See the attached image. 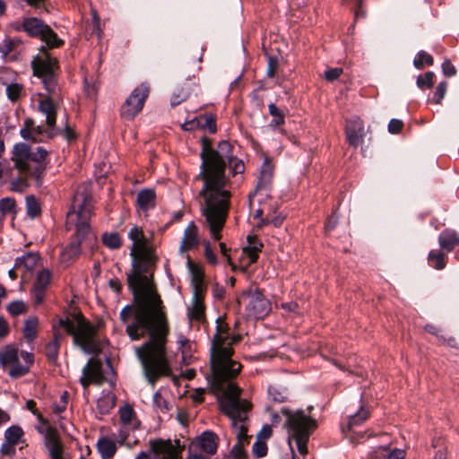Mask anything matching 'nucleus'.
Instances as JSON below:
<instances>
[{"label": "nucleus", "mask_w": 459, "mask_h": 459, "mask_svg": "<svg viewBox=\"0 0 459 459\" xmlns=\"http://www.w3.org/2000/svg\"><path fill=\"white\" fill-rule=\"evenodd\" d=\"M128 238L132 241L130 255L133 257V273L128 274L127 281L134 305L124 307L120 311V319L127 323L134 315V321L126 326L131 340H139L148 334L149 340L135 348V352L141 360L145 377L154 387L159 377L169 373L166 357L169 333L167 318L161 300L147 274L154 266L157 255L151 239L141 227H132L128 231Z\"/></svg>", "instance_id": "obj_1"}, {"label": "nucleus", "mask_w": 459, "mask_h": 459, "mask_svg": "<svg viewBox=\"0 0 459 459\" xmlns=\"http://www.w3.org/2000/svg\"><path fill=\"white\" fill-rule=\"evenodd\" d=\"M216 333L211 347V379L212 388L221 396L219 403L221 411L230 419L231 427L237 437L225 459H249L245 446L249 443L247 435V414L250 403L240 399L241 389L230 381L240 371V364L232 359L231 342L229 341L228 329L224 323L216 320Z\"/></svg>", "instance_id": "obj_2"}, {"label": "nucleus", "mask_w": 459, "mask_h": 459, "mask_svg": "<svg viewBox=\"0 0 459 459\" xmlns=\"http://www.w3.org/2000/svg\"><path fill=\"white\" fill-rule=\"evenodd\" d=\"M232 148L229 142L221 141L213 149L207 141L203 142L201 152V171L196 178L204 181L199 193L204 198L202 214L205 217L211 236L218 240L224 227L230 208V191L227 188L230 180L225 176L226 165H231Z\"/></svg>", "instance_id": "obj_3"}, {"label": "nucleus", "mask_w": 459, "mask_h": 459, "mask_svg": "<svg viewBox=\"0 0 459 459\" xmlns=\"http://www.w3.org/2000/svg\"><path fill=\"white\" fill-rule=\"evenodd\" d=\"M45 56L33 61L32 67L34 75L39 77L48 92L47 96L39 94V110L45 115L46 123L48 127L46 132L48 137H53L56 134V121L59 87L56 82V70L58 68L56 58L46 53V48H40Z\"/></svg>", "instance_id": "obj_4"}, {"label": "nucleus", "mask_w": 459, "mask_h": 459, "mask_svg": "<svg viewBox=\"0 0 459 459\" xmlns=\"http://www.w3.org/2000/svg\"><path fill=\"white\" fill-rule=\"evenodd\" d=\"M92 206L90 204V196L76 193L73 202V211L67 213L66 226H75V240L72 241L61 253V261L69 264L81 254L82 243L89 239L91 243L93 237L91 234L89 219Z\"/></svg>", "instance_id": "obj_5"}, {"label": "nucleus", "mask_w": 459, "mask_h": 459, "mask_svg": "<svg viewBox=\"0 0 459 459\" xmlns=\"http://www.w3.org/2000/svg\"><path fill=\"white\" fill-rule=\"evenodd\" d=\"M48 152L41 146L31 147L25 143L13 145L11 160L21 175L35 180L37 186L42 184L46 174Z\"/></svg>", "instance_id": "obj_6"}, {"label": "nucleus", "mask_w": 459, "mask_h": 459, "mask_svg": "<svg viewBox=\"0 0 459 459\" xmlns=\"http://www.w3.org/2000/svg\"><path fill=\"white\" fill-rule=\"evenodd\" d=\"M281 412L286 418L284 426L288 430V442L290 449H292L291 442L294 441L299 454L307 455V444L312 431L316 427V420L301 410L292 411L287 408H282ZM291 451L293 452V450Z\"/></svg>", "instance_id": "obj_7"}, {"label": "nucleus", "mask_w": 459, "mask_h": 459, "mask_svg": "<svg viewBox=\"0 0 459 459\" xmlns=\"http://www.w3.org/2000/svg\"><path fill=\"white\" fill-rule=\"evenodd\" d=\"M60 327L73 335L74 343L86 354H97L100 351V342L96 339L97 328L82 318L70 320L68 317L58 320Z\"/></svg>", "instance_id": "obj_8"}, {"label": "nucleus", "mask_w": 459, "mask_h": 459, "mask_svg": "<svg viewBox=\"0 0 459 459\" xmlns=\"http://www.w3.org/2000/svg\"><path fill=\"white\" fill-rule=\"evenodd\" d=\"M106 368L109 371L107 375L104 372L103 365L100 359H90L83 367L82 375L80 377V383L83 388L86 389L91 384L100 385L105 381L113 385V379L108 377V374L113 375L114 371L108 359H107Z\"/></svg>", "instance_id": "obj_9"}, {"label": "nucleus", "mask_w": 459, "mask_h": 459, "mask_svg": "<svg viewBox=\"0 0 459 459\" xmlns=\"http://www.w3.org/2000/svg\"><path fill=\"white\" fill-rule=\"evenodd\" d=\"M149 94V86L141 83L126 99L121 108V115L126 119H133L142 109Z\"/></svg>", "instance_id": "obj_10"}, {"label": "nucleus", "mask_w": 459, "mask_h": 459, "mask_svg": "<svg viewBox=\"0 0 459 459\" xmlns=\"http://www.w3.org/2000/svg\"><path fill=\"white\" fill-rule=\"evenodd\" d=\"M247 301L246 311L249 316L263 318L271 311V303L261 291H249L242 297Z\"/></svg>", "instance_id": "obj_11"}, {"label": "nucleus", "mask_w": 459, "mask_h": 459, "mask_svg": "<svg viewBox=\"0 0 459 459\" xmlns=\"http://www.w3.org/2000/svg\"><path fill=\"white\" fill-rule=\"evenodd\" d=\"M12 26L16 31L22 30L30 37L40 39L48 25L36 17H26L22 22H13Z\"/></svg>", "instance_id": "obj_12"}, {"label": "nucleus", "mask_w": 459, "mask_h": 459, "mask_svg": "<svg viewBox=\"0 0 459 459\" xmlns=\"http://www.w3.org/2000/svg\"><path fill=\"white\" fill-rule=\"evenodd\" d=\"M273 177V167L271 162L265 159L259 171L255 195L261 194L264 196H268L272 187Z\"/></svg>", "instance_id": "obj_13"}, {"label": "nucleus", "mask_w": 459, "mask_h": 459, "mask_svg": "<svg viewBox=\"0 0 459 459\" xmlns=\"http://www.w3.org/2000/svg\"><path fill=\"white\" fill-rule=\"evenodd\" d=\"M345 131L347 141L351 146L357 148L362 143L364 137V125L360 118L353 117L347 121Z\"/></svg>", "instance_id": "obj_14"}, {"label": "nucleus", "mask_w": 459, "mask_h": 459, "mask_svg": "<svg viewBox=\"0 0 459 459\" xmlns=\"http://www.w3.org/2000/svg\"><path fill=\"white\" fill-rule=\"evenodd\" d=\"M51 273L48 270H42L38 273L37 278L31 290L32 299L36 305L43 302L48 285L50 282Z\"/></svg>", "instance_id": "obj_15"}, {"label": "nucleus", "mask_w": 459, "mask_h": 459, "mask_svg": "<svg viewBox=\"0 0 459 459\" xmlns=\"http://www.w3.org/2000/svg\"><path fill=\"white\" fill-rule=\"evenodd\" d=\"M199 243L200 238L198 228L194 221H191L184 231V235L179 246V253L184 255L185 253L196 248Z\"/></svg>", "instance_id": "obj_16"}, {"label": "nucleus", "mask_w": 459, "mask_h": 459, "mask_svg": "<svg viewBox=\"0 0 459 459\" xmlns=\"http://www.w3.org/2000/svg\"><path fill=\"white\" fill-rule=\"evenodd\" d=\"M247 241V245L242 249V260L247 265H250L257 261L264 245L256 236L248 235Z\"/></svg>", "instance_id": "obj_17"}, {"label": "nucleus", "mask_w": 459, "mask_h": 459, "mask_svg": "<svg viewBox=\"0 0 459 459\" xmlns=\"http://www.w3.org/2000/svg\"><path fill=\"white\" fill-rule=\"evenodd\" d=\"M207 455H214L218 448V437L212 431H205L191 444Z\"/></svg>", "instance_id": "obj_18"}, {"label": "nucleus", "mask_w": 459, "mask_h": 459, "mask_svg": "<svg viewBox=\"0 0 459 459\" xmlns=\"http://www.w3.org/2000/svg\"><path fill=\"white\" fill-rule=\"evenodd\" d=\"M44 443L51 459H64L58 433L55 429L47 431L44 437Z\"/></svg>", "instance_id": "obj_19"}, {"label": "nucleus", "mask_w": 459, "mask_h": 459, "mask_svg": "<svg viewBox=\"0 0 459 459\" xmlns=\"http://www.w3.org/2000/svg\"><path fill=\"white\" fill-rule=\"evenodd\" d=\"M187 317L190 322L201 323L205 318L204 297L193 296L191 304L187 307Z\"/></svg>", "instance_id": "obj_20"}, {"label": "nucleus", "mask_w": 459, "mask_h": 459, "mask_svg": "<svg viewBox=\"0 0 459 459\" xmlns=\"http://www.w3.org/2000/svg\"><path fill=\"white\" fill-rule=\"evenodd\" d=\"M186 257L191 269V284L193 288V296L204 297L206 286L204 281V273L200 269L194 267L189 255H186Z\"/></svg>", "instance_id": "obj_21"}, {"label": "nucleus", "mask_w": 459, "mask_h": 459, "mask_svg": "<svg viewBox=\"0 0 459 459\" xmlns=\"http://www.w3.org/2000/svg\"><path fill=\"white\" fill-rule=\"evenodd\" d=\"M438 242L443 249L450 252L459 245V236L455 230H445L440 233Z\"/></svg>", "instance_id": "obj_22"}, {"label": "nucleus", "mask_w": 459, "mask_h": 459, "mask_svg": "<svg viewBox=\"0 0 459 459\" xmlns=\"http://www.w3.org/2000/svg\"><path fill=\"white\" fill-rule=\"evenodd\" d=\"M156 195L152 189H143L137 194L136 202L139 208L144 212L149 211L155 205Z\"/></svg>", "instance_id": "obj_23"}, {"label": "nucleus", "mask_w": 459, "mask_h": 459, "mask_svg": "<svg viewBox=\"0 0 459 459\" xmlns=\"http://www.w3.org/2000/svg\"><path fill=\"white\" fill-rule=\"evenodd\" d=\"M155 450L159 454L157 459H180L178 448L170 441L160 442Z\"/></svg>", "instance_id": "obj_24"}, {"label": "nucleus", "mask_w": 459, "mask_h": 459, "mask_svg": "<svg viewBox=\"0 0 459 459\" xmlns=\"http://www.w3.org/2000/svg\"><path fill=\"white\" fill-rule=\"evenodd\" d=\"M97 448L102 459H110L117 452L116 443L107 437L98 440Z\"/></svg>", "instance_id": "obj_25"}, {"label": "nucleus", "mask_w": 459, "mask_h": 459, "mask_svg": "<svg viewBox=\"0 0 459 459\" xmlns=\"http://www.w3.org/2000/svg\"><path fill=\"white\" fill-rule=\"evenodd\" d=\"M120 423L126 426H140L135 412L132 406L126 404L119 409Z\"/></svg>", "instance_id": "obj_26"}, {"label": "nucleus", "mask_w": 459, "mask_h": 459, "mask_svg": "<svg viewBox=\"0 0 459 459\" xmlns=\"http://www.w3.org/2000/svg\"><path fill=\"white\" fill-rule=\"evenodd\" d=\"M54 339L49 342L46 346V355L48 359L54 362L56 360L60 347V339L62 338V334L56 329V325H54Z\"/></svg>", "instance_id": "obj_27"}, {"label": "nucleus", "mask_w": 459, "mask_h": 459, "mask_svg": "<svg viewBox=\"0 0 459 459\" xmlns=\"http://www.w3.org/2000/svg\"><path fill=\"white\" fill-rule=\"evenodd\" d=\"M369 417V411L361 405L359 411L349 416V420L347 424V428L350 431H352L353 429L357 426H359L363 422H365Z\"/></svg>", "instance_id": "obj_28"}, {"label": "nucleus", "mask_w": 459, "mask_h": 459, "mask_svg": "<svg viewBox=\"0 0 459 459\" xmlns=\"http://www.w3.org/2000/svg\"><path fill=\"white\" fill-rule=\"evenodd\" d=\"M22 40L18 38H5L0 43V54L3 57L7 56L12 52L20 50Z\"/></svg>", "instance_id": "obj_29"}, {"label": "nucleus", "mask_w": 459, "mask_h": 459, "mask_svg": "<svg viewBox=\"0 0 459 459\" xmlns=\"http://www.w3.org/2000/svg\"><path fill=\"white\" fill-rule=\"evenodd\" d=\"M268 399L274 403H281L287 401L288 392L278 385H270L267 390Z\"/></svg>", "instance_id": "obj_30"}, {"label": "nucleus", "mask_w": 459, "mask_h": 459, "mask_svg": "<svg viewBox=\"0 0 459 459\" xmlns=\"http://www.w3.org/2000/svg\"><path fill=\"white\" fill-rule=\"evenodd\" d=\"M17 360H19V351L16 348L8 346L0 353V362L5 368L16 363Z\"/></svg>", "instance_id": "obj_31"}, {"label": "nucleus", "mask_w": 459, "mask_h": 459, "mask_svg": "<svg viewBox=\"0 0 459 459\" xmlns=\"http://www.w3.org/2000/svg\"><path fill=\"white\" fill-rule=\"evenodd\" d=\"M269 114L273 117L268 125V127L272 130L282 126L285 122L283 113L276 107L274 103L268 105Z\"/></svg>", "instance_id": "obj_32"}, {"label": "nucleus", "mask_w": 459, "mask_h": 459, "mask_svg": "<svg viewBox=\"0 0 459 459\" xmlns=\"http://www.w3.org/2000/svg\"><path fill=\"white\" fill-rule=\"evenodd\" d=\"M23 430L18 425H13L7 428L4 431V441L11 445H18L23 437Z\"/></svg>", "instance_id": "obj_33"}, {"label": "nucleus", "mask_w": 459, "mask_h": 459, "mask_svg": "<svg viewBox=\"0 0 459 459\" xmlns=\"http://www.w3.org/2000/svg\"><path fill=\"white\" fill-rule=\"evenodd\" d=\"M37 261L38 256L36 255L28 253L15 259L14 267L16 269L23 267L26 271H30L35 267Z\"/></svg>", "instance_id": "obj_34"}, {"label": "nucleus", "mask_w": 459, "mask_h": 459, "mask_svg": "<svg viewBox=\"0 0 459 459\" xmlns=\"http://www.w3.org/2000/svg\"><path fill=\"white\" fill-rule=\"evenodd\" d=\"M102 243L110 249H117L122 245V240L117 232H106L102 235Z\"/></svg>", "instance_id": "obj_35"}, {"label": "nucleus", "mask_w": 459, "mask_h": 459, "mask_svg": "<svg viewBox=\"0 0 459 459\" xmlns=\"http://www.w3.org/2000/svg\"><path fill=\"white\" fill-rule=\"evenodd\" d=\"M425 330L437 336V340L440 342H443V343H447L449 346H452V347H455L456 345V341L455 338L453 337H448L446 338L443 333H442V331L436 325H427L425 326Z\"/></svg>", "instance_id": "obj_36"}, {"label": "nucleus", "mask_w": 459, "mask_h": 459, "mask_svg": "<svg viewBox=\"0 0 459 459\" xmlns=\"http://www.w3.org/2000/svg\"><path fill=\"white\" fill-rule=\"evenodd\" d=\"M429 264L437 270H442L446 267L445 255L437 250L429 253Z\"/></svg>", "instance_id": "obj_37"}, {"label": "nucleus", "mask_w": 459, "mask_h": 459, "mask_svg": "<svg viewBox=\"0 0 459 459\" xmlns=\"http://www.w3.org/2000/svg\"><path fill=\"white\" fill-rule=\"evenodd\" d=\"M40 39L44 41L48 48H57L63 44V40L57 37L56 33H55L49 26L47 27Z\"/></svg>", "instance_id": "obj_38"}, {"label": "nucleus", "mask_w": 459, "mask_h": 459, "mask_svg": "<svg viewBox=\"0 0 459 459\" xmlns=\"http://www.w3.org/2000/svg\"><path fill=\"white\" fill-rule=\"evenodd\" d=\"M26 208L27 215L32 219L39 216L41 212L39 202L33 195L26 197Z\"/></svg>", "instance_id": "obj_39"}, {"label": "nucleus", "mask_w": 459, "mask_h": 459, "mask_svg": "<svg viewBox=\"0 0 459 459\" xmlns=\"http://www.w3.org/2000/svg\"><path fill=\"white\" fill-rule=\"evenodd\" d=\"M38 319L35 317L29 318L24 325L23 334L28 341H32L37 334Z\"/></svg>", "instance_id": "obj_40"}, {"label": "nucleus", "mask_w": 459, "mask_h": 459, "mask_svg": "<svg viewBox=\"0 0 459 459\" xmlns=\"http://www.w3.org/2000/svg\"><path fill=\"white\" fill-rule=\"evenodd\" d=\"M15 203L13 199L3 198L0 200V221H3L8 214L14 212Z\"/></svg>", "instance_id": "obj_41"}, {"label": "nucleus", "mask_w": 459, "mask_h": 459, "mask_svg": "<svg viewBox=\"0 0 459 459\" xmlns=\"http://www.w3.org/2000/svg\"><path fill=\"white\" fill-rule=\"evenodd\" d=\"M5 91L7 98L14 102L21 97L23 91V86L20 83L13 82L6 86Z\"/></svg>", "instance_id": "obj_42"}, {"label": "nucleus", "mask_w": 459, "mask_h": 459, "mask_svg": "<svg viewBox=\"0 0 459 459\" xmlns=\"http://www.w3.org/2000/svg\"><path fill=\"white\" fill-rule=\"evenodd\" d=\"M8 374L12 377H20L26 375L29 372V366L22 364L20 360H17L16 363L12 364L8 367Z\"/></svg>", "instance_id": "obj_43"}, {"label": "nucleus", "mask_w": 459, "mask_h": 459, "mask_svg": "<svg viewBox=\"0 0 459 459\" xmlns=\"http://www.w3.org/2000/svg\"><path fill=\"white\" fill-rule=\"evenodd\" d=\"M432 64L433 57L423 50L418 52L413 60V65L418 69H421L425 65H431Z\"/></svg>", "instance_id": "obj_44"}, {"label": "nucleus", "mask_w": 459, "mask_h": 459, "mask_svg": "<svg viewBox=\"0 0 459 459\" xmlns=\"http://www.w3.org/2000/svg\"><path fill=\"white\" fill-rule=\"evenodd\" d=\"M153 405L160 412H167L169 410L167 400L162 396L161 393L156 392L153 394Z\"/></svg>", "instance_id": "obj_45"}, {"label": "nucleus", "mask_w": 459, "mask_h": 459, "mask_svg": "<svg viewBox=\"0 0 459 459\" xmlns=\"http://www.w3.org/2000/svg\"><path fill=\"white\" fill-rule=\"evenodd\" d=\"M138 428H139V426H131V425L126 426L124 424H121L119 431H118V435L117 437V442L120 444H124L126 442V440L127 439L130 432L137 429Z\"/></svg>", "instance_id": "obj_46"}, {"label": "nucleus", "mask_w": 459, "mask_h": 459, "mask_svg": "<svg viewBox=\"0 0 459 459\" xmlns=\"http://www.w3.org/2000/svg\"><path fill=\"white\" fill-rule=\"evenodd\" d=\"M31 128H33V119H25L24 126L20 130L21 136L25 140L33 141V133L31 132Z\"/></svg>", "instance_id": "obj_47"}, {"label": "nucleus", "mask_w": 459, "mask_h": 459, "mask_svg": "<svg viewBox=\"0 0 459 459\" xmlns=\"http://www.w3.org/2000/svg\"><path fill=\"white\" fill-rule=\"evenodd\" d=\"M252 452L253 455L257 458L265 456L267 454L266 443L262 440H256L253 445Z\"/></svg>", "instance_id": "obj_48"}, {"label": "nucleus", "mask_w": 459, "mask_h": 459, "mask_svg": "<svg viewBox=\"0 0 459 459\" xmlns=\"http://www.w3.org/2000/svg\"><path fill=\"white\" fill-rule=\"evenodd\" d=\"M188 97V92L185 89L178 90L173 93L170 99V104L172 107L179 105L181 102L186 100Z\"/></svg>", "instance_id": "obj_49"}, {"label": "nucleus", "mask_w": 459, "mask_h": 459, "mask_svg": "<svg viewBox=\"0 0 459 459\" xmlns=\"http://www.w3.org/2000/svg\"><path fill=\"white\" fill-rule=\"evenodd\" d=\"M434 74L432 72H427L423 76H419L417 79V85L420 88L432 87L433 86Z\"/></svg>", "instance_id": "obj_50"}, {"label": "nucleus", "mask_w": 459, "mask_h": 459, "mask_svg": "<svg viewBox=\"0 0 459 459\" xmlns=\"http://www.w3.org/2000/svg\"><path fill=\"white\" fill-rule=\"evenodd\" d=\"M8 312L13 316L22 314L26 310V305L22 301H13L7 307Z\"/></svg>", "instance_id": "obj_51"}, {"label": "nucleus", "mask_w": 459, "mask_h": 459, "mask_svg": "<svg viewBox=\"0 0 459 459\" xmlns=\"http://www.w3.org/2000/svg\"><path fill=\"white\" fill-rule=\"evenodd\" d=\"M284 217L281 215H269L267 214L264 219L261 220V225L273 224L275 227H280L283 222Z\"/></svg>", "instance_id": "obj_52"}, {"label": "nucleus", "mask_w": 459, "mask_h": 459, "mask_svg": "<svg viewBox=\"0 0 459 459\" xmlns=\"http://www.w3.org/2000/svg\"><path fill=\"white\" fill-rule=\"evenodd\" d=\"M204 256L207 262L211 264H217V256L211 247L209 241H204Z\"/></svg>", "instance_id": "obj_53"}, {"label": "nucleus", "mask_w": 459, "mask_h": 459, "mask_svg": "<svg viewBox=\"0 0 459 459\" xmlns=\"http://www.w3.org/2000/svg\"><path fill=\"white\" fill-rule=\"evenodd\" d=\"M446 91V83L442 82L438 83L433 95V101L437 104L440 103Z\"/></svg>", "instance_id": "obj_54"}, {"label": "nucleus", "mask_w": 459, "mask_h": 459, "mask_svg": "<svg viewBox=\"0 0 459 459\" xmlns=\"http://www.w3.org/2000/svg\"><path fill=\"white\" fill-rule=\"evenodd\" d=\"M342 68L341 67L330 68L325 72V78L329 82H333L337 79L342 74Z\"/></svg>", "instance_id": "obj_55"}, {"label": "nucleus", "mask_w": 459, "mask_h": 459, "mask_svg": "<svg viewBox=\"0 0 459 459\" xmlns=\"http://www.w3.org/2000/svg\"><path fill=\"white\" fill-rule=\"evenodd\" d=\"M229 166L231 167L233 175L243 173L245 170V166H244L243 161L235 157H233L231 165H229Z\"/></svg>", "instance_id": "obj_56"}, {"label": "nucleus", "mask_w": 459, "mask_h": 459, "mask_svg": "<svg viewBox=\"0 0 459 459\" xmlns=\"http://www.w3.org/2000/svg\"><path fill=\"white\" fill-rule=\"evenodd\" d=\"M204 129L208 130L210 133L213 134L216 132V123L212 117H204V124L200 125Z\"/></svg>", "instance_id": "obj_57"}, {"label": "nucleus", "mask_w": 459, "mask_h": 459, "mask_svg": "<svg viewBox=\"0 0 459 459\" xmlns=\"http://www.w3.org/2000/svg\"><path fill=\"white\" fill-rule=\"evenodd\" d=\"M278 66V60L276 57L269 56L268 57V67L266 71V74L268 77L272 78L275 75V71Z\"/></svg>", "instance_id": "obj_58"}, {"label": "nucleus", "mask_w": 459, "mask_h": 459, "mask_svg": "<svg viewBox=\"0 0 459 459\" xmlns=\"http://www.w3.org/2000/svg\"><path fill=\"white\" fill-rule=\"evenodd\" d=\"M403 124L401 120L393 118L388 124V131L391 134H397L401 131Z\"/></svg>", "instance_id": "obj_59"}, {"label": "nucleus", "mask_w": 459, "mask_h": 459, "mask_svg": "<svg viewBox=\"0 0 459 459\" xmlns=\"http://www.w3.org/2000/svg\"><path fill=\"white\" fill-rule=\"evenodd\" d=\"M272 436V428L264 425L257 434L256 440L266 441Z\"/></svg>", "instance_id": "obj_60"}, {"label": "nucleus", "mask_w": 459, "mask_h": 459, "mask_svg": "<svg viewBox=\"0 0 459 459\" xmlns=\"http://www.w3.org/2000/svg\"><path fill=\"white\" fill-rule=\"evenodd\" d=\"M0 451L4 455L13 456L15 455V446L4 441V443L1 446Z\"/></svg>", "instance_id": "obj_61"}, {"label": "nucleus", "mask_w": 459, "mask_h": 459, "mask_svg": "<svg viewBox=\"0 0 459 459\" xmlns=\"http://www.w3.org/2000/svg\"><path fill=\"white\" fill-rule=\"evenodd\" d=\"M442 70L445 75L446 76H453L455 74L456 70L455 67L453 65V64L449 60H446L442 64Z\"/></svg>", "instance_id": "obj_62"}, {"label": "nucleus", "mask_w": 459, "mask_h": 459, "mask_svg": "<svg viewBox=\"0 0 459 459\" xmlns=\"http://www.w3.org/2000/svg\"><path fill=\"white\" fill-rule=\"evenodd\" d=\"M198 449L195 447V446H189V455L187 459H210L209 455H203L197 451Z\"/></svg>", "instance_id": "obj_63"}, {"label": "nucleus", "mask_w": 459, "mask_h": 459, "mask_svg": "<svg viewBox=\"0 0 459 459\" xmlns=\"http://www.w3.org/2000/svg\"><path fill=\"white\" fill-rule=\"evenodd\" d=\"M405 455V452L403 449H394L387 454L388 459H403Z\"/></svg>", "instance_id": "obj_64"}]
</instances>
